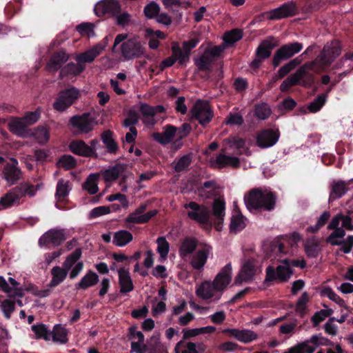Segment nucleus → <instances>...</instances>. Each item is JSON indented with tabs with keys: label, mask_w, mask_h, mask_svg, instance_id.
<instances>
[{
	"label": "nucleus",
	"mask_w": 353,
	"mask_h": 353,
	"mask_svg": "<svg viewBox=\"0 0 353 353\" xmlns=\"http://www.w3.org/2000/svg\"><path fill=\"white\" fill-rule=\"evenodd\" d=\"M121 42V53L125 60H132L146 56L145 43L137 35L128 37L125 33L119 34L114 39L112 50Z\"/></svg>",
	"instance_id": "f257e3e1"
},
{
	"label": "nucleus",
	"mask_w": 353,
	"mask_h": 353,
	"mask_svg": "<svg viewBox=\"0 0 353 353\" xmlns=\"http://www.w3.org/2000/svg\"><path fill=\"white\" fill-rule=\"evenodd\" d=\"M276 196L268 190L260 188L253 189L244 196V202L247 208L253 210H265L270 211L275 205Z\"/></svg>",
	"instance_id": "f03ea898"
},
{
	"label": "nucleus",
	"mask_w": 353,
	"mask_h": 353,
	"mask_svg": "<svg viewBox=\"0 0 353 353\" xmlns=\"http://www.w3.org/2000/svg\"><path fill=\"white\" fill-rule=\"evenodd\" d=\"M319 60L320 59H318L316 62H307L299 68L294 74L290 75L282 82L280 85L281 91L285 92L290 87L297 84L300 79L307 74L309 71H314L316 73H319V71L323 65L329 63V61L319 62Z\"/></svg>",
	"instance_id": "7ed1b4c3"
},
{
	"label": "nucleus",
	"mask_w": 353,
	"mask_h": 353,
	"mask_svg": "<svg viewBox=\"0 0 353 353\" xmlns=\"http://www.w3.org/2000/svg\"><path fill=\"white\" fill-rule=\"evenodd\" d=\"M69 123L77 133L88 134L97 125V121L90 113H84L72 117Z\"/></svg>",
	"instance_id": "20e7f679"
},
{
	"label": "nucleus",
	"mask_w": 353,
	"mask_h": 353,
	"mask_svg": "<svg viewBox=\"0 0 353 353\" xmlns=\"http://www.w3.org/2000/svg\"><path fill=\"white\" fill-rule=\"evenodd\" d=\"M212 247L207 243L201 244L190 256V264L193 269L201 270L203 269L208 258L212 256Z\"/></svg>",
	"instance_id": "39448f33"
},
{
	"label": "nucleus",
	"mask_w": 353,
	"mask_h": 353,
	"mask_svg": "<svg viewBox=\"0 0 353 353\" xmlns=\"http://www.w3.org/2000/svg\"><path fill=\"white\" fill-rule=\"evenodd\" d=\"M79 92L75 88H70L60 92L56 101L53 103L55 110L63 112L68 108L79 97Z\"/></svg>",
	"instance_id": "423d86ee"
},
{
	"label": "nucleus",
	"mask_w": 353,
	"mask_h": 353,
	"mask_svg": "<svg viewBox=\"0 0 353 353\" xmlns=\"http://www.w3.org/2000/svg\"><path fill=\"white\" fill-rule=\"evenodd\" d=\"M341 54V46L338 41H333L330 43H327L323 48V50L318 57L312 62H316L318 59L319 61H329V63L323 65L319 73L323 71L327 67H328L332 61L340 55Z\"/></svg>",
	"instance_id": "0eeeda50"
},
{
	"label": "nucleus",
	"mask_w": 353,
	"mask_h": 353,
	"mask_svg": "<svg viewBox=\"0 0 353 353\" xmlns=\"http://www.w3.org/2000/svg\"><path fill=\"white\" fill-rule=\"evenodd\" d=\"M292 274V271L290 267L289 260L285 259L278 265L276 271L272 266L267 268L265 280L271 281L279 279L281 281H286L290 279Z\"/></svg>",
	"instance_id": "6e6552de"
},
{
	"label": "nucleus",
	"mask_w": 353,
	"mask_h": 353,
	"mask_svg": "<svg viewBox=\"0 0 353 353\" xmlns=\"http://www.w3.org/2000/svg\"><path fill=\"white\" fill-rule=\"evenodd\" d=\"M195 294L199 298L211 302H217L222 296L211 281L202 282L196 288Z\"/></svg>",
	"instance_id": "1a4fd4ad"
},
{
	"label": "nucleus",
	"mask_w": 353,
	"mask_h": 353,
	"mask_svg": "<svg viewBox=\"0 0 353 353\" xmlns=\"http://www.w3.org/2000/svg\"><path fill=\"white\" fill-rule=\"evenodd\" d=\"M261 272L259 263L254 259H247L242 264V268L235 279V283L239 285L243 281L250 280L255 274Z\"/></svg>",
	"instance_id": "9d476101"
},
{
	"label": "nucleus",
	"mask_w": 353,
	"mask_h": 353,
	"mask_svg": "<svg viewBox=\"0 0 353 353\" xmlns=\"http://www.w3.org/2000/svg\"><path fill=\"white\" fill-rule=\"evenodd\" d=\"M184 207L188 209V216L190 219L201 223H208L210 222V211L205 205H200L192 201L185 204Z\"/></svg>",
	"instance_id": "9b49d317"
},
{
	"label": "nucleus",
	"mask_w": 353,
	"mask_h": 353,
	"mask_svg": "<svg viewBox=\"0 0 353 353\" xmlns=\"http://www.w3.org/2000/svg\"><path fill=\"white\" fill-rule=\"evenodd\" d=\"M191 114L201 125L209 123L213 117L208 103L201 100H198L195 103L191 110Z\"/></svg>",
	"instance_id": "f8f14e48"
},
{
	"label": "nucleus",
	"mask_w": 353,
	"mask_h": 353,
	"mask_svg": "<svg viewBox=\"0 0 353 353\" xmlns=\"http://www.w3.org/2000/svg\"><path fill=\"white\" fill-rule=\"evenodd\" d=\"M302 44L297 42L284 45L283 46L278 49L274 55V66H278L281 61L292 57L295 54L299 52L302 50Z\"/></svg>",
	"instance_id": "ddd939ff"
},
{
	"label": "nucleus",
	"mask_w": 353,
	"mask_h": 353,
	"mask_svg": "<svg viewBox=\"0 0 353 353\" xmlns=\"http://www.w3.org/2000/svg\"><path fill=\"white\" fill-rule=\"evenodd\" d=\"M232 268L230 263L225 265L216 275L213 281H211L217 290L222 295L232 281Z\"/></svg>",
	"instance_id": "4468645a"
},
{
	"label": "nucleus",
	"mask_w": 353,
	"mask_h": 353,
	"mask_svg": "<svg viewBox=\"0 0 353 353\" xmlns=\"http://www.w3.org/2000/svg\"><path fill=\"white\" fill-rule=\"evenodd\" d=\"M94 10L99 17L105 14L114 17L121 11V6L116 0H102L95 5Z\"/></svg>",
	"instance_id": "2eb2a0df"
},
{
	"label": "nucleus",
	"mask_w": 353,
	"mask_h": 353,
	"mask_svg": "<svg viewBox=\"0 0 353 353\" xmlns=\"http://www.w3.org/2000/svg\"><path fill=\"white\" fill-rule=\"evenodd\" d=\"M129 174V166L127 164L118 163L105 170L103 172V177L106 182H112L119 177H121L124 179L128 177Z\"/></svg>",
	"instance_id": "dca6fc26"
},
{
	"label": "nucleus",
	"mask_w": 353,
	"mask_h": 353,
	"mask_svg": "<svg viewBox=\"0 0 353 353\" xmlns=\"http://www.w3.org/2000/svg\"><path fill=\"white\" fill-rule=\"evenodd\" d=\"M8 129L12 134L23 138L29 137L30 132L22 117H10L8 119Z\"/></svg>",
	"instance_id": "f3484780"
},
{
	"label": "nucleus",
	"mask_w": 353,
	"mask_h": 353,
	"mask_svg": "<svg viewBox=\"0 0 353 353\" xmlns=\"http://www.w3.org/2000/svg\"><path fill=\"white\" fill-rule=\"evenodd\" d=\"M65 240V236L63 230L52 229L40 237L39 244L40 246H46L50 244L59 245Z\"/></svg>",
	"instance_id": "a211bd4d"
},
{
	"label": "nucleus",
	"mask_w": 353,
	"mask_h": 353,
	"mask_svg": "<svg viewBox=\"0 0 353 353\" xmlns=\"http://www.w3.org/2000/svg\"><path fill=\"white\" fill-rule=\"evenodd\" d=\"M225 216V203L221 199L214 200L212 205V217L215 228L221 231Z\"/></svg>",
	"instance_id": "6ab92c4d"
},
{
	"label": "nucleus",
	"mask_w": 353,
	"mask_h": 353,
	"mask_svg": "<svg viewBox=\"0 0 353 353\" xmlns=\"http://www.w3.org/2000/svg\"><path fill=\"white\" fill-rule=\"evenodd\" d=\"M279 137V133L274 130H263L256 137V143L260 148H269L274 145L278 141Z\"/></svg>",
	"instance_id": "aec40b11"
},
{
	"label": "nucleus",
	"mask_w": 353,
	"mask_h": 353,
	"mask_svg": "<svg viewBox=\"0 0 353 353\" xmlns=\"http://www.w3.org/2000/svg\"><path fill=\"white\" fill-rule=\"evenodd\" d=\"M295 4L292 2L284 3L281 7L273 9L268 12V18L277 20L293 16L295 14Z\"/></svg>",
	"instance_id": "412c9836"
},
{
	"label": "nucleus",
	"mask_w": 353,
	"mask_h": 353,
	"mask_svg": "<svg viewBox=\"0 0 353 353\" xmlns=\"http://www.w3.org/2000/svg\"><path fill=\"white\" fill-rule=\"evenodd\" d=\"M17 165V161L11 158L3 171L5 179L11 185L15 183L21 176V172L18 168Z\"/></svg>",
	"instance_id": "4be33fe9"
},
{
	"label": "nucleus",
	"mask_w": 353,
	"mask_h": 353,
	"mask_svg": "<svg viewBox=\"0 0 353 353\" xmlns=\"http://www.w3.org/2000/svg\"><path fill=\"white\" fill-rule=\"evenodd\" d=\"M223 333H228L229 336L234 337L239 341L243 343H248L258 337V335L250 330L225 329Z\"/></svg>",
	"instance_id": "5701e85b"
},
{
	"label": "nucleus",
	"mask_w": 353,
	"mask_h": 353,
	"mask_svg": "<svg viewBox=\"0 0 353 353\" xmlns=\"http://www.w3.org/2000/svg\"><path fill=\"white\" fill-rule=\"evenodd\" d=\"M20 195L17 187L11 189L0 198V211L14 205H19L21 203V199Z\"/></svg>",
	"instance_id": "b1692460"
},
{
	"label": "nucleus",
	"mask_w": 353,
	"mask_h": 353,
	"mask_svg": "<svg viewBox=\"0 0 353 353\" xmlns=\"http://www.w3.org/2000/svg\"><path fill=\"white\" fill-rule=\"evenodd\" d=\"M339 226L343 230H353L352 213L349 212L345 215L341 213L338 214L332 218L331 222L327 226L328 229Z\"/></svg>",
	"instance_id": "393cba45"
},
{
	"label": "nucleus",
	"mask_w": 353,
	"mask_h": 353,
	"mask_svg": "<svg viewBox=\"0 0 353 353\" xmlns=\"http://www.w3.org/2000/svg\"><path fill=\"white\" fill-rule=\"evenodd\" d=\"M152 137L161 144H168L171 143L174 137L176 139V128L167 125L163 128L162 132L153 133Z\"/></svg>",
	"instance_id": "a878e982"
},
{
	"label": "nucleus",
	"mask_w": 353,
	"mask_h": 353,
	"mask_svg": "<svg viewBox=\"0 0 353 353\" xmlns=\"http://www.w3.org/2000/svg\"><path fill=\"white\" fill-rule=\"evenodd\" d=\"M244 141L239 137H232L225 141L222 151L226 154L239 155L241 154Z\"/></svg>",
	"instance_id": "bb28decb"
},
{
	"label": "nucleus",
	"mask_w": 353,
	"mask_h": 353,
	"mask_svg": "<svg viewBox=\"0 0 353 353\" xmlns=\"http://www.w3.org/2000/svg\"><path fill=\"white\" fill-rule=\"evenodd\" d=\"M69 59V56L63 50L54 53L46 65V69L49 72H55L61 68V65Z\"/></svg>",
	"instance_id": "cd10ccee"
},
{
	"label": "nucleus",
	"mask_w": 353,
	"mask_h": 353,
	"mask_svg": "<svg viewBox=\"0 0 353 353\" xmlns=\"http://www.w3.org/2000/svg\"><path fill=\"white\" fill-rule=\"evenodd\" d=\"M205 350V346L203 343L196 345L192 342H185L181 341L176 343L174 351L175 353H199L203 352Z\"/></svg>",
	"instance_id": "c85d7f7f"
},
{
	"label": "nucleus",
	"mask_w": 353,
	"mask_h": 353,
	"mask_svg": "<svg viewBox=\"0 0 353 353\" xmlns=\"http://www.w3.org/2000/svg\"><path fill=\"white\" fill-rule=\"evenodd\" d=\"M130 339L132 340L131 343L132 351L137 353H145L146 347L144 345V335L140 331L134 329H130Z\"/></svg>",
	"instance_id": "c756f323"
},
{
	"label": "nucleus",
	"mask_w": 353,
	"mask_h": 353,
	"mask_svg": "<svg viewBox=\"0 0 353 353\" xmlns=\"http://www.w3.org/2000/svg\"><path fill=\"white\" fill-rule=\"evenodd\" d=\"M118 274L120 292L127 293L131 292L134 288V285L129 271L122 268L118 270Z\"/></svg>",
	"instance_id": "7c9ffc66"
},
{
	"label": "nucleus",
	"mask_w": 353,
	"mask_h": 353,
	"mask_svg": "<svg viewBox=\"0 0 353 353\" xmlns=\"http://www.w3.org/2000/svg\"><path fill=\"white\" fill-rule=\"evenodd\" d=\"M69 148L72 152L80 156L90 157L93 154L92 148L81 140L72 141Z\"/></svg>",
	"instance_id": "2f4dec72"
},
{
	"label": "nucleus",
	"mask_w": 353,
	"mask_h": 353,
	"mask_svg": "<svg viewBox=\"0 0 353 353\" xmlns=\"http://www.w3.org/2000/svg\"><path fill=\"white\" fill-rule=\"evenodd\" d=\"M133 240L132 234L125 230L115 232L112 236V243L117 247H124Z\"/></svg>",
	"instance_id": "473e14b6"
},
{
	"label": "nucleus",
	"mask_w": 353,
	"mask_h": 353,
	"mask_svg": "<svg viewBox=\"0 0 353 353\" xmlns=\"http://www.w3.org/2000/svg\"><path fill=\"white\" fill-rule=\"evenodd\" d=\"M275 46L276 43L272 38L263 41L256 48V57L263 59L268 58L271 54L272 50Z\"/></svg>",
	"instance_id": "72a5a7b5"
},
{
	"label": "nucleus",
	"mask_w": 353,
	"mask_h": 353,
	"mask_svg": "<svg viewBox=\"0 0 353 353\" xmlns=\"http://www.w3.org/2000/svg\"><path fill=\"white\" fill-rule=\"evenodd\" d=\"M156 210H152L146 212L144 214H136L134 213H130L125 219L126 224H143L148 222L152 217L157 214Z\"/></svg>",
	"instance_id": "f704fd0d"
},
{
	"label": "nucleus",
	"mask_w": 353,
	"mask_h": 353,
	"mask_svg": "<svg viewBox=\"0 0 353 353\" xmlns=\"http://www.w3.org/2000/svg\"><path fill=\"white\" fill-rule=\"evenodd\" d=\"M231 154H226L222 151L216 159V163L219 167L231 166L237 168L239 165V160L237 157L231 156Z\"/></svg>",
	"instance_id": "c9c22d12"
},
{
	"label": "nucleus",
	"mask_w": 353,
	"mask_h": 353,
	"mask_svg": "<svg viewBox=\"0 0 353 353\" xmlns=\"http://www.w3.org/2000/svg\"><path fill=\"white\" fill-rule=\"evenodd\" d=\"M197 245L196 240L194 238L184 239L179 247V253L181 257L185 258L195 250Z\"/></svg>",
	"instance_id": "e433bc0d"
},
{
	"label": "nucleus",
	"mask_w": 353,
	"mask_h": 353,
	"mask_svg": "<svg viewBox=\"0 0 353 353\" xmlns=\"http://www.w3.org/2000/svg\"><path fill=\"white\" fill-rule=\"evenodd\" d=\"M192 128L188 123H183L181 128H176V139L172 142V148L179 149L182 145V139L186 137L190 132Z\"/></svg>",
	"instance_id": "4c0bfd02"
},
{
	"label": "nucleus",
	"mask_w": 353,
	"mask_h": 353,
	"mask_svg": "<svg viewBox=\"0 0 353 353\" xmlns=\"http://www.w3.org/2000/svg\"><path fill=\"white\" fill-rule=\"evenodd\" d=\"M52 280L50 287H55L62 283L67 276L68 270L63 267L55 266L51 270Z\"/></svg>",
	"instance_id": "58836bf2"
},
{
	"label": "nucleus",
	"mask_w": 353,
	"mask_h": 353,
	"mask_svg": "<svg viewBox=\"0 0 353 353\" xmlns=\"http://www.w3.org/2000/svg\"><path fill=\"white\" fill-rule=\"evenodd\" d=\"M99 281L98 275L92 272H88L77 284V288L80 289H87L89 287L94 285Z\"/></svg>",
	"instance_id": "ea45409f"
},
{
	"label": "nucleus",
	"mask_w": 353,
	"mask_h": 353,
	"mask_svg": "<svg viewBox=\"0 0 353 353\" xmlns=\"http://www.w3.org/2000/svg\"><path fill=\"white\" fill-rule=\"evenodd\" d=\"M99 179V174H91L86 179L85 181L82 184V188L86 190L90 194H94L99 191L98 180Z\"/></svg>",
	"instance_id": "a19ab883"
},
{
	"label": "nucleus",
	"mask_w": 353,
	"mask_h": 353,
	"mask_svg": "<svg viewBox=\"0 0 353 353\" xmlns=\"http://www.w3.org/2000/svg\"><path fill=\"white\" fill-rule=\"evenodd\" d=\"M29 132L31 133L30 137H34L40 144H45L49 140V130L45 126H39Z\"/></svg>",
	"instance_id": "79ce46f5"
},
{
	"label": "nucleus",
	"mask_w": 353,
	"mask_h": 353,
	"mask_svg": "<svg viewBox=\"0 0 353 353\" xmlns=\"http://www.w3.org/2000/svg\"><path fill=\"white\" fill-rule=\"evenodd\" d=\"M100 54L99 50L94 46L85 52L79 54L77 57L76 61L81 63H92Z\"/></svg>",
	"instance_id": "37998d69"
},
{
	"label": "nucleus",
	"mask_w": 353,
	"mask_h": 353,
	"mask_svg": "<svg viewBox=\"0 0 353 353\" xmlns=\"http://www.w3.org/2000/svg\"><path fill=\"white\" fill-rule=\"evenodd\" d=\"M172 51L176 60L181 65H185L190 60V54L182 50L178 43H174Z\"/></svg>",
	"instance_id": "c03bdc74"
},
{
	"label": "nucleus",
	"mask_w": 353,
	"mask_h": 353,
	"mask_svg": "<svg viewBox=\"0 0 353 353\" xmlns=\"http://www.w3.org/2000/svg\"><path fill=\"white\" fill-rule=\"evenodd\" d=\"M246 226L245 219L240 213L234 214L231 218L230 230L232 232L236 233Z\"/></svg>",
	"instance_id": "a18cd8bd"
},
{
	"label": "nucleus",
	"mask_w": 353,
	"mask_h": 353,
	"mask_svg": "<svg viewBox=\"0 0 353 353\" xmlns=\"http://www.w3.org/2000/svg\"><path fill=\"white\" fill-rule=\"evenodd\" d=\"M305 250L307 256H317L321 250L319 241L315 238L307 239L305 243Z\"/></svg>",
	"instance_id": "49530a36"
},
{
	"label": "nucleus",
	"mask_w": 353,
	"mask_h": 353,
	"mask_svg": "<svg viewBox=\"0 0 353 353\" xmlns=\"http://www.w3.org/2000/svg\"><path fill=\"white\" fill-rule=\"evenodd\" d=\"M347 190V185L343 181L333 182L332 184L330 200L341 197L346 193Z\"/></svg>",
	"instance_id": "de8ad7c7"
},
{
	"label": "nucleus",
	"mask_w": 353,
	"mask_h": 353,
	"mask_svg": "<svg viewBox=\"0 0 353 353\" xmlns=\"http://www.w3.org/2000/svg\"><path fill=\"white\" fill-rule=\"evenodd\" d=\"M300 63L301 60L299 59H294L290 61L279 70L277 74L273 77V80L275 81L278 79H282L289 72H290L293 69H294L298 65H299Z\"/></svg>",
	"instance_id": "09e8293b"
},
{
	"label": "nucleus",
	"mask_w": 353,
	"mask_h": 353,
	"mask_svg": "<svg viewBox=\"0 0 353 353\" xmlns=\"http://www.w3.org/2000/svg\"><path fill=\"white\" fill-rule=\"evenodd\" d=\"M214 60V59L205 50L200 57L195 59L194 62L199 70H208Z\"/></svg>",
	"instance_id": "8fccbe9b"
},
{
	"label": "nucleus",
	"mask_w": 353,
	"mask_h": 353,
	"mask_svg": "<svg viewBox=\"0 0 353 353\" xmlns=\"http://www.w3.org/2000/svg\"><path fill=\"white\" fill-rule=\"evenodd\" d=\"M84 68L81 63H70L61 69V76L63 77L68 74L78 75L83 71Z\"/></svg>",
	"instance_id": "3c124183"
},
{
	"label": "nucleus",
	"mask_w": 353,
	"mask_h": 353,
	"mask_svg": "<svg viewBox=\"0 0 353 353\" xmlns=\"http://www.w3.org/2000/svg\"><path fill=\"white\" fill-rule=\"evenodd\" d=\"M157 251L160 255V259L161 261H164L166 260L168 257V254L170 250V245L167 241L165 237L161 236L159 237L157 239Z\"/></svg>",
	"instance_id": "603ef678"
},
{
	"label": "nucleus",
	"mask_w": 353,
	"mask_h": 353,
	"mask_svg": "<svg viewBox=\"0 0 353 353\" xmlns=\"http://www.w3.org/2000/svg\"><path fill=\"white\" fill-rule=\"evenodd\" d=\"M68 332L65 327L61 325H56L53 332H51V336L54 342L65 343L68 341Z\"/></svg>",
	"instance_id": "864d4df0"
},
{
	"label": "nucleus",
	"mask_w": 353,
	"mask_h": 353,
	"mask_svg": "<svg viewBox=\"0 0 353 353\" xmlns=\"http://www.w3.org/2000/svg\"><path fill=\"white\" fill-rule=\"evenodd\" d=\"M330 230H334V232L327 238V242L334 245H341L342 239L345 235V230L339 226L331 228Z\"/></svg>",
	"instance_id": "5fc2aeb1"
},
{
	"label": "nucleus",
	"mask_w": 353,
	"mask_h": 353,
	"mask_svg": "<svg viewBox=\"0 0 353 353\" xmlns=\"http://www.w3.org/2000/svg\"><path fill=\"white\" fill-rule=\"evenodd\" d=\"M81 250L80 248L76 249L71 253L63 263V267L67 270H70L74 265L78 263L81 256Z\"/></svg>",
	"instance_id": "6e6d98bb"
},
{
	"label": "nucleus",
	"mask_w": 353,
	"mask_h": 353,
	"mask_svg": "<svg viewBox=\"0 0 353 353\" xmlns=\"http://www.w3.org/2000/svg\"><path fill=\"white\" fill-rule=\"evenodd\" d=\"M101 139L109 152L115 153L117 152L118 146L112 139V132L109 130L104 132L101 135Z\"/></svg>",
	"instance_id": "4d7b16f0"
},
{
	"label": "nucleus",
	"mask_w": 353,
	"mask_h": 353,
	"mask_svg": "<svg viewBox=\"0 0 353 353\" xmlns=\"http://www.w3.org/2000/svg\"><path fill=\"white\" fill-rule=\"evenodd\" d=\"M32 330L37 339H43L46 341H49L51 338V332L43 324L32 325Z\"/></svg>",
	"instance_id": "13d9d810"
},
{
	"label": "nucleus",
	"mask_w": 353,
	"mask_h": 353,
	"mask_svg": "<svg viewBox=\"0 0 353 353\" xmlns=\"http://www.w3.org/2000/svg\"><path fill=\"white\" fill-rule=\"evenodd\" d=\"M140 111L143 116L145 117L144 123L151 125L154 123L153 117L155 114V110L154 108L148 104L143 103L140 106Z\"/></svg>",
	"instance_id": "bf43d9fd"
},
{
	"label": "nucleus",
	"mask_w": 353,
	"mask_h": 353,
	"mask_svg": "<svg viewBox=\"0 0 353 353\" xmlns=\"http://www.w3.org/2000/svg\"><path fill=\"white\" fill-rule=\"evenodd\" d=\"M70 192L69 183L63 179H60L57 185L56 196L58 200H63L68 196Z\"/></svg>",
	"instance_id": "052dcab7"
},
{
	"label": "nucleus",
	"mask_w": 353,
	"mask_h": 353,
	"mask_svg": "<svg viewBox=\"0 0 353 353\" xmlns=\"http://www.w3.org/2000/svg\"><path fill=\"white\" fill-rule=\"evenodd\" d=\"M17 188L18 189L19 194H21L20 196L21 199L26 195L30 197L34 196L37 190V188L35 186L28 183L20 184L17 186Z\"/></svg>",
	"instance_id": "680f3d73"
},
{
	"label": "nucleus",
	"mask_w": 353,
	"mask_h": 353,
	"mask_svg": "<svg viewBox=\"0 0 353 353\" xmlns=\"http://www.w3.org/2000/svg\"><path fill=\"white\" fill-rule=\"evenodd\" d=\"M271 114L270 106L266 103L256 105L255 107V115L259 119L265 120L268 119Z\"/></svg>",
	"instance_id": "e2e57ef3"
},
{
	"label": "nucleus",
	"mask_w": 353,
	"mask_h": 353,
	"mask_svg": "<svg viewBox=\"0 0 353 353\" xmlns=\"http://www.w3.org/2000/svg\"><path fill=\"white\" fill-rule=\"evenodd\" d=\"M326 100L327 94H321L311 102L307 108L311 112H316L324 105Z\"/></svg>",
	"instance_id": "0e129e2a"
},
{
	"label": "nucleus",
	"mask_w": 353,
	"mask_h": 353,
	"mask_svg": "<svg viewBox=\"0 0 353 353\" xmlns=\"http://www.w3.org/2000/svg\"><path fill=\"white\" fill-rule=\"evenodd\" d=\"M57 163L59 167L63 168L65 170L74 168L77 165L75 159L70 155L61 157Z\"/></svg>",
	"instance_id": "69168bd1"
},
{
	"label": "nucleus",
	"mask_w": 353,
	"mask_h": 353,
	"mask_svg": "<svg viewBox=\"0 0 353 353\" xmlns=\"http://www.w3.org/2000/svg\"><path fill=\"white\" fill-rule=\"evenodd\" d=\"M321 294L324 296H327L328 299L335 302L341 307H345V301L341 299L332 289L329 288H324Z\"/></svg>",
	"instance_id": "338daca9"
},
{
	"label": "nucleus",
	"mask_w": 353,
	"mask_h": 353,
	"mask_svg": "<svg viewBox=\"0 0 353 353\" xmlns=\"http://www.w3.org/2000/svg\"><path fill=\"white\" fill-rule=\"evenodd\" d=\"M243 37L242 32L240 30H232L225 34L224 41L226 43L232 44L239 40Z\"/></svg>",
	"instance_id": "774afa93"
}]
</instances>
